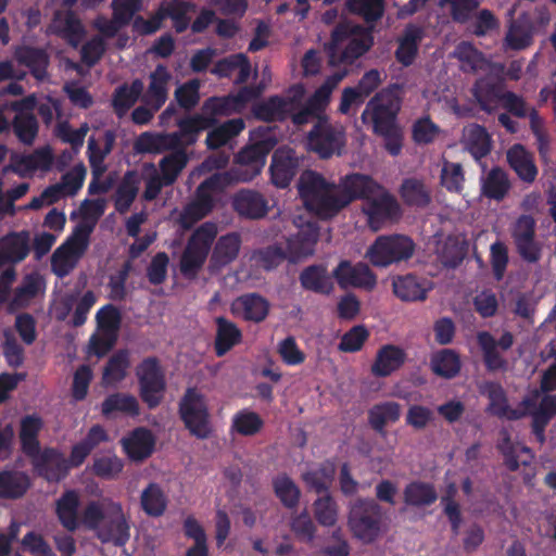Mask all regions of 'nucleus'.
Segmentation results:
<instances>
[{
  "instance_id": "obj_1",
  "label": "nucleus",
  "mask_w": 556,
  "mask_h": 556,
  "mask_svg": "<svg viewBox=\"0 0 556 556\" xmlns=\"http://www.w3.org/2000/svg\"><path fill=\"white\" fill-rule=\"evenodd\" d=\"M345 8L352 15L364 21V25L352 21H341L331 30L326 45L328 62L331 66L353 65L374 46L376 24L383 17L386 0H346Z\"/></svg>"
},
{
  "instance_id": "obj_2",
  "label": "nucleus",
  "mask_w": 556,
  "mask_h": 556,
  "mask_svg": "<svg viewBox=\"0 0 556 556\" xmlns=\"http://www.w3.org/2000/svg\"><path fill=\"white\" fill-rule=\"evenodd\" d=\"M262 89L243 86L238 92L222 97L207 98L201 108V114L184 117L181 128L185 132H201L215 126L218 118L240 113L249 102L257 99Z\"/></svg>"
},
{
  "instance_id": "obj_3",
  "label": "nucleus",
  "mask_w": 556,
  "mask_h": 556,
  "mask_svg": "<svg viewBox=\"0 0 556 556\" xmlns=\"http://www.w3.org/2000/svg\"><path fill=\"white\" fill-rule=\"evenodd\" d=\"M232 184L224 173H215L204 179L195 189L194 199L181 214L184 228H191L195 223L207 216L215 206V194L223 192Z\"/></svg>"
},
{
  "instance_id": "obj_4",
  "label": "nucleus",
  "mask_w": 556,
  "mask_h": 556,
  "mask_svg": "<svg viewBox=\"0 0 556 556\" xmlns=\"http://www.w3.org/2000/svg\"><path fill=\"white\" fill-rule=\"evenodd\" d=\"M179 418L192 437L208 439L213 432L205 396L197 388H187L178 403Z\"/></svg>"
},
{
  "instance_id": "obj_5",
  "label": "nucleus",
  "mask_w": 556,
  "mask_h": 556,
  "mask_svg": "<svg viewBox=\"0 0 556 556\" xmlns=\"http://www.w3.org/2000/svg\"><path fill=\"white\" fill-rule=\"evenodd\" d=\"M216 235V225L211 222L202 224L192 232L179 263L180 273L185 278L194 279L198 276L207 258Z\"/></svg>"
},
{
  "instance_id": "obj_6",
  "label": "nucleus",
  "mask_w": 556,
  "mask_h": 556,
  "mask_svg": "<svg viewBox=\"0 0 556 556\" xmlns=\"http://www.w3.org/2000/svg\"><path fill=\"white\" fill-rule=\"evenodd\" d=\"M383 510L374 498H357L350 507L348 525L353 535L371 543L381 533Z\"/></svg>"
},
{
  "instance_id": "obj_7",
  "label": "nucleus",
  "mask_w": 556,
  "mask_h": 556,
  "mask_svg": "<svg viewBox=\"0 0 556 556\" xmlns=\"http://www.w3.org/2000/svg\"><path fill=\"white\" fill-rule=\"evenodd\" d=\"M346 144L344 127L332 123L326 115L315 121L307 134V148L320 159L327 160L333 155H341Z\"/></svg>"
},
{
  "instance_id": "obj_8",
  "label": "nucleus",
  "mask_w": 556,
  "mask_h": 556,
  "mask_svg": "<svg viewBox=\"0 0 556 556\" xmlns=\"http://www.w3.org/2000/svg\"><path fill=\"white\" fill-rule=\"evenodd\" d=\"M274 146L275 141L264 139L242 148L235 156L233 165L223 173L231 184L253 180L261 174Z\"/></svg>"
},
{
  "instance_id": "obj_9",
  "label": "nucleus",
  "mask_w": 556,
  "mask_h": 556,
  "mask_svg": "<svg viewBox=\"0 0 556 556\" xmlns=\"http://www.w3.org/2000/svg\"><path fill=\"white\" fill-rule=\"evenodd\" d=\"M401 110V99L392 88H383L366 104L361 118L365 125H370L374 134L388 131L396 126V117Z\"/></svg>"
},
{
  "instance_id": "obj_10",
  "label": "nucleus",
  "mask_w": 556,
  "mask_h": 556,
  "mask_svg": "<svg viewBox=\"0 0 556 556\" xmlns=\"http://www.w3.org/2000/svg\"><path fill=\"white\" fill-rule=\"evenodd\" d=\"M415 252L414 241L404 235L379 236L370 245L367 256L376 267H388L409 260Z\"/></svg>"
},
{
  "instance_id": "obj_11",
  "label": "nucleus",
  "mask_w": 556,
  "mask_h": 556,
  "mask_svg": "<svg viewBox=\"0 0 556 556\" xmlns=\"http://www.w3.org/2000/svg\"><path fill=\"white\" fill-rule=\"evenodd\" d=\"M139 394L150 409L157 407L166 389L164 372L155 356L144 358L137 367Z\"/></svg>"
},
{
  "instance_id": "obj_12",
  "label": "nucleus",
  "mask_w": 556,
  "mask_h": 556,
  "mask_svg": "<svg viewBox=\"0 0 556 556\" xmlns=\"http://www.w3.org/2000/svg\"><path fill=\"white\" fill-rule=\"evenodd\" d=\"M31 460L34 471L50 483H58L64 480L72 468V452L68 458L56 447L39 448L37 454L28 456Z\"/></svg>"
},
{
  "instance_id": "obj_13",
  "label": "nucleus",
  "mask_w": 556,
  "mask_h": 556,
  "mask_svg": "<svg viewBox=\"0 0 556 556\" xmlns=\"http://www.w3.org/2000/svg\"><path fill=\"white\" fill-rule=\"evenodd\" d=\"M535 220L530 215H521L511 227V238L519 257L527 264H536L543 256V243L535 233Z\"/></svg>"
},
{
  "instance_id": "obj_14",
  "label": "nucleus",
  "mask_w": 556,
  "mask_h": 556,
  "mask_svg": "<svg viewBox=\"0 0 556 556\" xmlns=\"http://www.w3.org/2000/svg\"><path fill=\"white\" fill-rule=\"evenodd\" d=\"M105 506L106 518L97 532V536L102 543H113L115 546L122 547L130 539L128 519L124 514L121 503L108 500Z\"/></svg>"
},
{
  "instance_id": "obj_15",
  "label": "nucleus",
  "mask_w": 556,
  "mask_h": 556,
  "mask_svg": "<svg viewBox=\"0 0 556 556\" xmlns=\"http://www.w3.org/2000/svg\"><path fill=\"white\" fill-rule=\"evenodd\" d=\"M363 213L367 216L369 227L378 231L387 222L395 220L401 216V207L396 199L386 191L366 201Z\"/></svg>"
},
{
  "instance_id": "obj_16",
  "label": "nucleus",
  "mask_w": 556,
  "mask_h": 556,
  "mask_svg": "<svg viewBox=\"0 0 556 556\" xmlns=\"http://www.w3.org/2000/svg\"><path fill=\"white\" fill-rule=\"evenodd\" d=\"M333 278L341 288H362L372 290L377 285V277L363 262L352 264L350 261H341L332 271Z\"/></svg>"
},
{
  "instance_id": "obj_17",
  "label": "nucleus",
  "mask_w": 556,
  "mask_h": 556,
  "mask_svg": "<svg viewBox=\"0 0 556 556\" xmlns=\"http://www.w3.org/2000/svg\"><path fill=\"white\" fill-rule=\"evenodd\" d=\"M299 170V159L292 149H278L271 156L270 180L277 188H287Z\"/></svg>"
},
{
  "instance_id": "obj_18",
  "label": "nucleus",
  "mask_w": 556,
  "mask_h": 556,
  "mask_svg": "<svg viewBox=\"0 0 556 556\" xmlns=\"http://www.w3.org/2000/svg\"><path fill=\"white\" fill-rule=\"evenodd\" d=\"M338 189H341L343 197L351 204L355 200L368 201L382 187L368 175L353 173L340 178Z\"/></svg>"
},
{
  "instance_id": "obj_19",
  "label": "nucleus",
  "mask_w": 556,
  "mask_h": 556,
  "mask_svg": "<svg viewBox=\"0 0 556 556\" xmlns=\"http://www.w3.org/2000/svg\"><path fill=\"white\" fill-rule=\"evenodd\" d=\"M394 294L403 302L425 301L432 282L414 274L397 276L392 282Z\"/></svg>"
},
{
  "instance_id": "obj_20",
  "label": "nucleus",
  "mask_w": 556,
  "mask_h": 556,
  "mask_svg": "<svg viewBox=\"0 0 556 556\" xmlns=\"http://www.w3.org/2000/svg\"><path fill=\"white\" fill-rule=\"evenodd\" d=\"M296 104V96L283 98L271 96L265 101L254 105V116L263 122H283L289 118L290 113Z\"/></svg>"
},
{
  "instance_id": "obj_21",
  "label": "nucleus",
  "mask_w": 556,
  "mask_h": 556,
  "mask_svg": "<svg viewBox=\"0 0 556 556\" xmlns=\"http://www.w3.org/2000/svg\"><path fill=\"white\" fill-rule=\"evenodd\" d=\"M349 205V200L343 197L338 185L332 184L315 199H312L306 207L314 212L319 218L328 219L334 217L341 210Z\"/></svg>"
},
{
  "instance_id": "obj_22",
  "label": "nucleus",
  "mask_w": 556,
  "mask_h": 556,
  "mask_svg": "<svg viewBox=\"0 0 556 556\" xmlns=\"http://www.w3.org/2000/svg\"><path fill=\"white\" fill-rule=\"evenodd\" d=\"M30 236L28 231H12L0 239V266L16 264L29 254Z\"/></svg>"
},
{
  "instance_id": "obj_23",
  "label": "nucleus",
  "mask_w": 556,
  "mask_h": 556,
  "mask_svg": "<svg viewBox=\"0 0 556 556\" xmlns=\"http://www.w3.org/2000/svg\"><path fill=\"white\" fill-rule=\"evenodd\" d=\"M233 210L242 217L260 219L268 213L267 200L255 190L242 189L232 199Z\"/></svg>"
},
{
  "instance_id": "obj_24",
  "label": "nucleus",
  "mask_w": 556,
  "mask_h": 556,
  "mask_svg": "<svg viewBox=\"0 0 556 556\" xmlns=\"http://www.w3.org/2000/svg\"><path fill=\"white\" fill-rule=\"evenodd\" d=\"M237 73L233 83L241 85L248 81L251 75V63L243 53H236L218 60L211 68V73L219 78H230Z\"/></svg>"
},
{
  "instance_id": "obj_25",
  "label": "nucleus",
  "mask_w": 556,
  "mask_h": 556,
  "mask_svg": "<svg viewBox=\"0 0 556 556\" xmlns=\"http://www.w3.org/2000/svg\"><path fill=\"white\" fill-rule=\"evenodd\" d=\"M116 135L105 130L100 139L93 136L88 139L87 155L92 175H103L106 172L105 157L112 152Z\"/></svg>"
},
{
  "instance_id": "obj_26",
  "label": "nucleus",
  "mask_w": 556,
  "mask_h": 556,
  "mask_svg": "<svg viewBox=\"0 0 556 556\" xmlns=\"http://www.w3.org/2000/svg\"><path fill=\"white\" fill-rule=\"evenodd\" d=\"M506 159L508 165L521 181L526 184L535 181L539 172L534 163L533 154L522 144L516 143L510 147L507 150Z\"/></svg>"
},
{
  "instance_id": "obj_27",
  "label": "nucleus",
  "mask_w": 556,
  "mask_h": 556,
  "mask_svg": "<svg viewBox=\"0 0 556 556\" xmlns=\"http://www.w3.org/2000/svg\"><path fill=\"white\" fill-rule=\"evenodd\" d=\"M122 444L129 459L141 462L153 453L155 438L151 430L139 427L136 428L128 438L123 439Z\"/></svg>"
},
{
  "instance_id": "obj_28",
  "label": "nucleus",
  "mask_w": 556,
  "mask_h": 556,
  "mask_svg": "<svg viewBox=\"0 0 556 556\" xmlns=\"http://www.w3.org/2000/svg\"><path fill=\"white\" fill-rule=\"evenodd\" d=\"M50 31L73 48H77L85 36L80 20L72 11H67L64 15L56 13L50 25Z\"/></svg>"
},
{
  "instance_id": "obj_29",
  "label": "nucleus",
  "mask_w": 556,
  "mask_h": 556,
  "mask_svg": "<svg viewBox=\"0 0 556 556\" xmlns=\"http://www.w3.org/2000/svg\"><path fill=\"white\" fill-rule=\"evenodd\" d=\"M406 361V353L400 346L386 344L381 346L375 362L371 365V374L375 377L384 378L402 367Z\"/></svg>"
},
{
  "instance_id": "obj_30",
  "label": "nucleus",
  "mask_w": 556,
  "mask_h": 556,
  "mask_svg": "<svg viewBox=\"0 0 556 556\" xmlns=\"http://www.w3.org/2000/svg\"><path fill=\"white\" fill-rule=\"evenodd\" d=\"M215 325L214 351L217 357H223L241 343L242 331L233 321L224 316L215 317Z\"/></svg>"
},
{
  "instance_id": "obj_31",
  "label": "nucleus",
  "mask_w": 556,
  "mask_h": 556,
  "mask_svg": "<svg viewBox=\"0 0 556 556\" xmlns=\"http://www.w3.org/2000/svg\"><path fill=\"white\" fill-rule=\"evenodd\" d=\"M167 67L163 64L156 65L155 70L150 74V84L143 96V101L153 109L159 111L167 100V84L170 79Z\"/></svg>"
},
{
  "instance_id": "obj_32",
  "label": "nucleus",
  "mask_w": 556,
  "mask_h": 556,
  "mask_svg": "<svg viewBox=\"0 0 556 556\" xmlns=\"http://www.w3.org/2000/svg\"><path fill=\"white\" fill-rule=\"evenodd\" d=\"M424 38V30L415 24L406 25L399 46L395 50V59L403 66L412 65L417 56L419 43Z\"/></svg>"
},
{
  "instance_id": "obj_33",
  "label": "nucleus",
  "mask_w": 556,
  "mask_h": 556,
  "mask_svg": "<svg viewBox=\"0 0 556 556\" xmlns=\"http://www.w3.org/2000/svg\"><path fill=\"white\" fill-rule=\"evenodd\" d=\"M101 414L111 419L117 414L136 417L140 414L137 397L129 393L115 392L108 395L101 404Z\"/></svg>"
},
{
  "instance_id": "obj_34",
  "label": "nucleus",
  "mask_w": 556,
  "mask_h": 556,
  "mask_svg": "<svg viewBox=\"0 0 556 556\" xmlns=\"http://www.w3.org/2000/svg\"><path fill=\"white\" fill-rule=\"evenodd\" d=\"M269 302L258 293L240 295L233 302V309L240 312L243 319L253 323L263 321L269 313Z\"/></svg>"
},
{
  "instance_id": "obj_35",
  "label": "nucleus",
  "mask_w": 556,
  "mask_h": 556,
  "mask_svg": "<svg viewBox=\"0 0 556 556\" xmlns=\"http://www.w3.org/2000/svg\"><path fill=\"white\" fill-rule=\"evenodd\" d=\"M79 496L75 490L65 491L55 504V514L63 528L74 532L79 527Z\"/></svg>"
},
{
  "instance_id": "obj_36",
  "label": "nucleus",
  "mask_w": 556,
  "mask_h": 556,
  "mask_svg": "<svg viewBox=\"0 0 556 556\" xmlns=\"http://www.w3.org/2000/svg\"><path fill=\"white\" fill-rule=\"evenodd\" d=\"M109 440V434L103 426L93 425L83 440L72 446V463L80 467L91 452L101 443Z\"/></svg>"
},
{
  "instance_id": "obj_37",
  "label": "nucleus",
  "mask_w": 556,
  "mask_h": 556,
  "mask_svg": "<svg viewBox=\"0 0 556 556\" xmlns=\"http://www.w3.org/2000/svg\"><path fill=\"white\" fill-rule=\"evenodd\" d=\"M303 289L319 294H329L332 291V282L323 264H314L305 267L299 277Z\"/></svg>"
},
{
  "instance_id": "obj_38",
  "label": "nucleus",
  "mask_w": 556,
  "mask_h": 556,
  "mask_svg": "<svg viewBox=\"0 0 556 556\" xmlns=\"http://www.w3.org/2000/svg\"><path fill=\"white\" fill-rule=\"evenodd\" d=\"M92 230V224L86 222L78 223L72 233L59 247V253L66 252L79 261L88 250Z\"/></svg>"
},
{
  "instance_id": "obj_39",
  "label": "nucleus",
  "mask_w": 556,
  "mask_h": 556,
  "mask_svg": "<svg viewBox=\"0 0 556 556\" xmlns=\"http://www.w3.org/2000/svg\"><path fill=\"white\" fill-rule=\"evenodd\" d=\"M510 188L511 184L508 174L498 166L491 168L481 184L482 194L495 201L504 200Z\"/></svg>"
},
{
  "instance_id": "obj_40",
  "label": "nucleus",
  "mask_w": 556,
  "mask_h": 556,
  "mask_svg": "<svg viewBox=\"0 0 556 556\" xmlns=\"http://www.w3.org/2000/svg\"><path fill=\"white\" fill-rule=\"evenodd\" d=\"M531 415L532 433L540 443H543L545 441V428L556 416V395L545 394Z\"/></svg>"
},
{
  "instance_id": "obj_41",
  "label": "nucleus",
  "mask_w": 556,
  "mask_h": 556,
  "mask_svg": "<svg viewBox=\"0 0 556 556\" xmlns=\"http://www.w3.org/2000/svg\"><path fill=\"white\" fill-rule=\"evenodd\" d=\"M403 497L407 506L426 507L437 502L438 493L432 483L416 480L405 485Z\"/></svg>"
},
{
  "instance_id": "obj_42",
  "label": "nucleus",
  "mask_w": 556,
  "mask_h": 556,
  "mask_svg": "<svg viewBox=\"0 0 556 556\" xmlns=\"http://www.w3.org/2000/svg\"><path fill=\"white\" fill-rule=\"evenodd\" d=\"M477 342L482 351L483 364L488 371L495 372L507 369V361L497 350L495 338L489 331H480Z\"/></svg>"
},
{
  "instance_id": "obj_43",
  "label": "nucleus",
  "mask_w": 556,
  "mask_h": 556,
  "mask_svg": "<svg viewBox=\"0 0 556 556\" xmlns=\"http://www.w3.org/2000/svg\"><path fill=\"white\" fill-rule=\"evenodd\" d=\"M471 91L480 109L489 114L496 109L504 92L501 85L485 78L478 79Z\"/></svg>"
},
{
  "instance_id": "obj_44",
  "label": "nucleus",
  "mask_w": 556,
  "mask_h": 556,
  "mask_svg": "<svg viewBox=\"0 0 556 556\" xmlns=\"http://www.w3.org/2000/svg\"><path fill=\"white\" fill-rule=\"evenodd\" d=\"M401 417V405L396 402H383L374 405L368 410V422L379 434H386L388 422H396Z\"/></svg>"
},
{
  "instance_id": "obj_45",
  "label": "nucleus",
  "mask_w": 556,
  "mask_h": 556,
  "mask_svg": "<svg viewBox=\"0 0 556 556\" xmlns=\"http://www.w3.org/2000/svg\"><path fill=\"white\" fill-rule=\"evenodd\" d=\"M245 127L241 117L228 119L219 126H213L207 132L205 143L207 149L217 150L238 136Z\"/></svg>"
},
{
  "instance_id": "obj_46",
  "label": "nucleus",
  "mask_w": 556,
  "mask_h": 556,
  "mask_svg": "<svg viewBox=\"0 0 556 556\" xmlns=\"http://www.w3.org/2000/svg\"><path fill=\"white\" fill-rule=\"evenodd\" d=\"M241 238L237 232L222 236L213 250L211 262L217 267H224L233 262L240 251Z\"/></svg>"
},
{
  "instance_id": "obj_47",
  "label": "nucleus",
  "mask_w": 556,
  "mask_h": 556,
  "mask_svg": "<svg viewBox=\"0 0 556 556\" xmlns=\"http://www.w3.org/2000/svg\"><path fill=\"white\" fill-rule=\"evenodd\" d=\"M17 61L29 68L31 75L43 80L47 77L49 55L43 49L35 47H23L16 51Z\"/></svg>"
},
{
  "instance_id": "obj_48",
  "label": "nucleus",
  "mask_w": 556,
  "mask_h": 556,
  "mask_svg": "<svg viewBox=\"0 0 556 556\" xmlns=\"http://www.w3.org/2000/svg\"><path fill=\"white\" fill-rule=\"evenodd\" d=\"M42 420L35 415H27L21 420L20 441L23 453L28 457L37 454L40 448L38 440Z\"/></svg>"
},
{
  "instance_id": "obj_49",
  "label": "nucleus",
  "mask_w": 556,
  "mask_h": 556,
  "mask_svg": "<svg viewBox=\"0 0 556 556\" xmlns=\"http://www.w3.org/2000/svg\"><path fill=\"white\" fill-rule=\"evenodd\" d=\"M30 486L29 477L21 471L3 470L0 471V497L20 498Z\"/></svg>"
},
{
  "instance_id": "obj_50",
  "label": "nucleus",
  "mask_w": 556,
  "mask_h": 556,
  "mask_svg": "<svg viewBox=\"0 0 556 556\" xmlns=\"http://www.w3.org/2000/svg\"><path fill=\"white\" fill-rule=\"evenodd\" d=\"M502 108L507 111L508 114H511L518 118H525L527 116L530 117L531 128L533 132H538L536 122L539 121L538 111L533 108H530L523 97L513 92V91H504L500 101Z\"/></svg>"
},
{
  "instance_id": "obj_51",
  "label": "nucleus",
  "mask_w": 556,
  "mask_h": 556,
  "mask_svg": "<svg viewBox=\"0 0 556 556\" xmlns=\"http://www.w3.org/2000/svg\"><path fill=\"white\" fill-rule=\"evenodd\" d=\"M400 194L408 206L426 207L431 202V195L425 184L416 178L404 179Z\"/></svg>"
},
{
  "instance_id": "obj_52",
  "label": "nucleus",
  "mask_w": 556,
  "mask_h": 556,
  "mask_svg": "<svg viewBox=\"0 0 556 556\" xmlns=\"http://www.w3.org/2000/svg\"><path fill=\"white\" fill-rule=\"evenodd\" d=\"M140 505L148 516L160 517L166 510L167 498L162 488L157 483L151 482L141 493Z\"/></svg>"
},
{
  "instance_id": "obj_53",
  "label": "nucleus",
  "mask_w": 556,
  "mask_h": 556,
  "mask_svg": "<svg viewBox=\"0 0 556 556\" xmlns=\"http://www.w3.org/2000/svg\"><path fill=\"white\" fill-rule=\"evenodd\" d=\"M460 366L462 363L458 354L450 349L438 352L431 358L432 371L442 378H454L458 375Z\"/></svg>"
},
{
  "instance_id": "obj_54",
  "label": "nucleus",
  "mask_w": 556,
  "mask_h": 556,
  "mask_svg": "<svg viewBox=\"0 0 556 556\" xmlns=\"http://www.w3.org/2000/svg\"><path fill=\"white\" fill-rule=\"evenodd\" d=\"M188 160L186 149H178L160 161L161 177L165 186H170L176 181L180 172L186 167Z\"/></svg>"
},
{
  "instance_id": "obj_55",
  "label": "nucleus",
  "mask_w": 556,
  "mask_h": 556,
  "mask_svg": "<svg viewBox=\"0 0 556 556\" xmlns=\"http://www.w3.org/2000/svg\"><path fill=\"white\" fill-rule=\"evenodd\" d=\"M482 393L485 394L490 401L489 410L492 414L504 417L510 413V419H517L519 417L516 410L509 409L505 391L500 383L485 382Z\"/></svg>"
},
{
  "instance_id": "obj_56",
  "label": "nucleus",
  "mask_w": 556,
  "mask_h": 556,
  "mask_svg": "<svg viewBox=\"0 0 556 556\" xmlns=\"http://www.w3.org/2000/svg\"><path fill=\"white\" fill-rule=\"evenodd\" d=\"M194 8V5L185 0H170L169 2L162 4V11L164 18L169 17L173 21V27L180 34L184 33L190 25V17L188 13Z\"/></svg>"
},
{
  "instance_id": "obj_57",
  "label": "nucleus",
  "mask_w": 556,
  "mask_h": 556,
  "mask_svg": "<svg viewBox=\"0 0 556 556\" xmlns=\"http://www.w3.org/2000/svg\"><path fill=\"white\" fill-rule=\"evenodd\" d=\"M336 468L331 463H324L318 468L303 473V481L308 488L318 494L328 493L329 486L333 480Z\"/></svg>"
},
{
  "instance_id": "obj_58",
  "label": "nucleus",
  "mask_w": 556,
  "mask_h": 556,
  "mask_svg": "<svg viewBox=\"0 0 556 556\" xmlns=\"http://www.w3.org/2000/svg\"><path fill=\"white\" fill-rule=\"evenodd\" d=\"M332 184H329L320 174L313 170H305L301 174L299 179V193L304 199L305 205L312 199H315L323 191H325L328 187H331Z\"/></svg>"
},
{
  "instance_id": "obj_59",
  "label": "nucleus",
  "mask_w": 556,
  "mask_h": 556,
  "mask_svg": "<svg viewBox=\"0 0 556 556\" xmlns=\"http://www.w3.org/2000/svg\"><path fill=\"white\" fill-rule=\"evenodd\" d=\"M138 181L134 173L128 172L115 192L114 206L119 214H125L129 211L138 194Z\"/></svg>"
},
{
  "instance_id": "obj_60",
  "label": "nucleus",
  "mask_w": 556,
  "mask_h": 556,
  "mask_svg": "<svg viewBox=\"0 0 556 556\" xmlns=\"http://www.w3.org/2000/svg\"><path fill=\"white\" fill-rule=\"evenodd\" d=\"M468 151L476 160L485 157L491 151V138L486 129L478 124L469 127L466 138Z\"/></svg>"
},
{
  "instance_id": "obj_61",
  "label": "nucleus",
  "mask_w": 556,
  "mask_h": 556,
  "mask_svg": "<svg viewBox=\"0 0 556 556\" xmlns=\"http://www.w3.org/2000/svg\"><path fill=\"white\" fill-rule=\"evenodd\" d=\"M440 7H448L452 21L456 24L467 25L473 18L480 7L479 0H439Z\"/></svg>"
},
{
  "instance_id": "obj_62",
  "label": "nucleus",
  "mask_w": 556,
  "mask_h": 556,
  "mask_svg": "<svg viewBox=\"0 0 556 556\" xmlns=\"http://www.w3.org/2000/svg\"><path fill=\"white\" fill-rule=\"evenodd\" d=\"M12 129L23 144L31 146L38 135L39 125L34 114H15Z\"/></svg>"
},
{
  "instance_id": "obj_63",
  "label": "nucleus",
  "mask_w": 556,
  "mask_h": 556,
  "mask_svg": "<svg viewBox=\"0 0 556 556\" xmlns=\"http://www.w3.org/2000/svg\"><path fill=\"white\" fill-rule=\"evenodd\" d=\"M273 486L276 496L285 507L291 509L298 506L301 492L290 477L287 475L277 476L273 480Z\"/></svg>"
},
{
  "instance_id": "obj_64",
  "label": "nucleus",
  "mask_w": 556,
  "mask_h": 556,
  "mask_svg": "<svg viewBox=\"0 0 556 556\" xmlns=\"http://www.w3.org/2000/svg\"><path fill=\"white\" fill-rule=\"evenodd\" d=\"M465 174L460 163L443 161L440 184L448 192L460 193L464 189Z\"/></svg>"
}]
</instances>
